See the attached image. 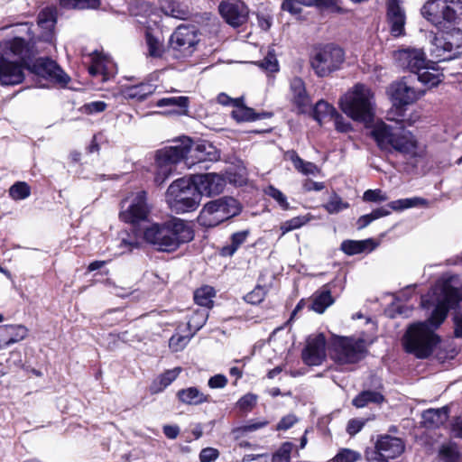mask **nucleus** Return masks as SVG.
I'll return each instance as SVG.
<instances>
[{"instance_id": "aec40b11", "label": "nucleus", "mask_w": 462, "mask_h": 462, "mask_svg": "<svg viewBox=\"0 0 462 462\" xmlns=\"http://www.w3.org/2000/svg\"><path fill=\"white\" fill-rule=\"evenodd\" d=\"M394 60L399 67L417 74L428 64L425 53L418 49H403L394 53Z\"/></svg>"}, {"instance_id": "79ce46f5", "label": "nucleus", "mask_w": 462, "mask_h": 462, "mask_svg": "<svg viewBox=\"0 0 462 462\" xmlns=\"http://www.w3.org/2000/svg\"><path fill=\"white\" fill-rule=\"evenodd\" d=\"M156 106L164 107V106H172L178 107L181 109L179 114L187 115L188 114V106H189V97H162L156 102Z\"/></svg>"}, {"instance_id": "c03bdc74", "label": "nucleus", "mask_w": 462, "mask_h": 462, "mask_svg": "<svg viewBox=\"0 0 462 462\" xmlns=\"http://www.w3.org/2000/svg\"><path fill=\"white\" fill-rule=\"evenodd\" d=\"M215 291L210 286H203L194 292L195 302L202 307L211 308L213 305V298Z\"/></svg>"}, {"instance_id": "20e7f679", "label": "nucleus", "mask_w": 462, "mask_h": 462, "mask_svg": "<svg viewBox=\"0 0 462 462\" xmlns=\"http://www.w3.org/2000/svg\"><path fill=\"white\" fill-rule=\"evenodd\" d=\"M193 237L191 226L179 218L162 224H152L143 231L144 240L163 252H173L181 244L191 241Z\"/></svg>"}, {"instance_id": "4c0bfd02", "label": "nucleus", "mask_w": 462, "mask_h": 462, "mask_svg": "<svg viewBox=\"0 0 462 462\" xmlns=\"http://www.w3.org/2000/svg\"><path fill=\"white\" fill-rule=\"evenodd\" d=\"M231 115L236 122H250L260 118L259 115L254 113L252 108L245 106L242 98L233 108Z\"/></svg>"}, {"instance_id": "4468645a", "label": "nucleus", "mask_w": 462, "mask_h": 462, "mask_svg": "<svg viewBox=\"0 0 462 462\" xmlns=\"http://www.w3.org/2000/svg\"><path fill=\"white\" fill-rule=\"evenodd\" d=\"M198 42L199 38L195 28L186 25L179 26L170 39L171 48L178 52L176 54L178 58L189 56Z\"/></svg>"}, {"instance_id": "e433bc0d", "label": "nucleus", "mask_w": 462, "mask_h": 462, "mask_svg": "<svg viewBox=\"0 0 462 462\" xmlns=\"http://www.w3.org/2000/svg\"><path fill=\"white\" fill-rule=\"evenodd\" d=\"M249 230H242L234 233L230 238V244L221 248V255L232 256L237 249L246 241Z\"/></svg>"}, {"instance_id": "2f4dec72", "label": "nucleus", "mask_w": 462, "mask_h": 462, "mask_svg": "<svg viewBox=\"0 0 462 462\" xmlns=\"http://www.w3.org/2000/svg\"><path fill=\"white\" fill-rule=\"evenodd\" d=\"M375 247L376 244L373 239H365L360 241L346 240L342 242L340 246L341 250L348 255L357 254L366 250L372 251Z\"/></svg>"}, {"instance_id": "0e129e2a", "label": "nucleus", "mask_w": 462, "mask_h": 462, "mask_svg": "<svg viewBox=\"0 0 462 462\" xmlns=\"http://www.w3.org/2000/svg\"><path fill=\"white\" fill-rule=\"evenodd\" d=\"M298 418L294 414H288L281 419L276 425V430H287L298 422Z\"/></svg>"}, {"instance_id": "58836bf2", "label": "nucleus", "mask_w": 462, "mask_h": 462, "mask_svg": "<svg viewBox=\"0 0 462 462\" xmlns=\"http://www.w3.org/2000/svg\"><path fill=\"white\" fill-rule=\"evenodd\" d=\"M162 9L165 14L173 18L184 20L189 16L187 6L174 0H165L162 5Z\"/></svg>"}, {"instance_id": "338daca9", "label": "nucleus", "mask_w": 462, "mask_h": 462, "mask_svg": "<svg viewBox=\"0 0 462 462\" xmlns=\"http://www.w3.org/2000/svg\"><path fill=\"white\" fill-rule=\"evenodd\" d=\"M332 120L335 123V127L337 131L341 133H346L351 129V125L347 122L342 115H340L337 111H336L335 116L332 117Z\"/></svg>"}, {"instance_id": "ea45409f", "label": "nucleus", "mask_w": 462, "mask_h": 462, "mask_svg": "<svg viewBox=\"0 0 462 462\" xmlns=\"http://www.w3.org/2000/svg\"><path fill=\"white\" fill-rule=\"evenodd\" d=\"M337 109L327 101L319 100L317 102L314 108V118L317 120L319 125L327 121L332 120V117L335 116Z\"/></svg>"}, {"instance_id": "f704fd0d", "label": "nucleus", "mask_w": 462, "mask_h": 462, "mask_svg": "<svg viewBox=\"0 0 462 462\" xmlns=\"http://www.w3.org/2000/svg\"><path fill=\"white\" fill-rule=\"evenodd\" d=\"M334 302L330 291L323 288L312 296L311 310L317 313H323Z\"/></svg>"}, {"instance_id": "6e6d98bb", "label": "nucleus", "mask_w": 462, "mask_h": 462, "mask_svg": "<svg viewBox=\"0 0 462 462\" xmlns=\"http://www.w3.org/2000/svg\"><path fill=\"white\" fill-rule=\"evenodd\" d=\"M293 448V444L291 442L283 443L281 448L273 455V462H290L291 453Z\"/></svg>"}, {"instance_id": "09e8293b", "label": "nucleus", "mask_w": 462, "mask_h": 462, "mask_svg": "<svg viewBox=\"0 0 462 462\" xmlns=\"http://www.w3.org/2000/svg\"><path fill=\"white\" fill-rule=\"evenodd\" d=\"M31 195V188L24 181H17L9 189V196L14 200L27 199Z\"/></svg>"}, {"instance_id": "9b49d317", "label": "nucleus", "mask_w": 462, "mask_h": 462, "mask_svg": "<svg viewBox=\"0 0 462 462\" xmlns=\"http://www.w3.org/2000/svg\"><path fill=\"white\" fill-rule=\"evenodd\" d=\"M190 146V139L184 137L180 144L174 146L164 147L156 152L155 163L157 172L155 181L163 182L172 172L175 165L181 160L188 158L189 148Z\"/></svg>"}, {"instance_id": "4d7b16f0", "label": "nucleus", "mask_w": 462, "mask_h": 462, "mask_svg": "<svg viewBox=\"0 0 462 462\" xmlns=\"http://www.w3.org/2000/svg\"><path fill=\"white\" fill-rule=\"evenodd\" d=\"M260 66L269 72L279 70V63L273 50L268 51L266 57L260 62Z\"/></svg>"}, {"instance_id": "b1692460", "label": "nucleus", "mask_w": 462, "mask_h": 462, "mask_svg": "<svg viewBox=\"0 0 462 462\" xmlns=\"http://www.w3.org/2000/svg\"><path fill=\"white\" fill-rule=\"evenodd\" d=\"M189 153H190V157L195 158L198 162L205 161L215 162L220 158L218 150L208 142H202L192 146V141L190 140L188 154Z\"/></svg>"}, {"instance_id": "5fc2aeb1", "label": "nucleus", "mask_w": 462, "mask_h": 462, "mask_svg": "<svg viewBox=\"0 0 462 462\" xmlns=\"http://www.w3.org/2000/svg\"><path fill=\"white\" fill-rule=\"evenodd\" d=\"M146 43L149 55L152 57H160L162 53V44L152 36L149 32H146Z\"/></svg>"}, {"instance_id": "13d9d810", "label": "nucleus", "mask_w": 462, "mask_h": 462, "mask_svg": "<svg viewBox=\"0 0 462 462\" xmlns=\"http://www.w3.org/2000/svg\"><path fill=\"white\" fill-rule=\"evenodd\" d=\"M265 295V287L258 285L245 296V300L250 304H258L263 300Z\"/></svg>"}, {"instance_id": "1a4fd4ad", "label": "nucleus", "mask_w": 462, "mask_h": 462, "mask_svg": "<svg viewBox=\"0 0 462 462\" xmlns=\"http://www.w3.org/2000/svg\"><path fill=\"white\" fill-rule=\"evenodd\" d=\"M241 212L239 202L232 197H222L206 203L199 215V222L206 227H213Z\"/></svg>"}, {"instance_id": "473e14b6", "label": "nucleus", "mask_w": 462, "mask_h": 462, "mask_svg": "<svg viewBox=\"0 0 462 462\" xmlns=\"http://www.w3.org/2000/svg\"><path fill=\"white\" fill-rule=\"evenodd\" d=\"M181 370V367H174L173 369L165 371L153 381L152 384V392L157 393L163 391L177 379Z\"/></svg>"}, {"instance_id": "7ed1b4c3", "label": "nucleus", "mask_w": 462, "mask_h": 462, "mask_svg": "<svg viewBox=\"0 0 462 462\" xmlns=\"http://www.w3.org/2000/svg\"><path fill=\"white\" fill-rule=\"evenodd\" d=\"M369 128V134L382 150L394 151L405 158L416 161L426 155V145L419 142L417 137L404 127H393L383 121H377Z\"/></svg>"}, {"instance_id": "423d86ee", "label": "nucleus", "mask_w": 462, "mask_h": 462, "mask_svg": "<svg viewBox=\"0 0 462 462\" xmlns=\"http://www.w3.org/2000/svg\"><path fill=\"white\" fill-rule=\"evenodd\" d=\"M420 14L437 29L457 26L462 21V0H427Z\"/></svg>"}, {"instance_id": "c9c22d12", "label": "nucleus", "mask_w": 462, "mask_h": 462, "mask_svg": "<svg viewBox=\"0 0 462 462\" xmlns=\"http://www.w3.org/2000/svg\"><path fill=\"white\" fill-rule=\"evenodd\" d=\"M438 456L441 462H460L461 457L458 446L452 441L443 443L439 447Z\"/></svg>"}, {"instance_id": "49530a36", "label": "nucleus", "mask_w": 462, "mask_h": 462, "mask_svg": "<svg viewBox=\"0 0 462 462\" xmlns=\"http://www.w3.org/2000/svg\"><path fill=\"white\" fill-rule=\"evenodd\" d=\"M99 4V0H60V5L66 9H95Z\"/></svg>"}, {"instance_id": "4be33fe9", "label": "nucleus", "mask_w": 462, "mask_h": 462, "mask_svg": "<svg viewBox=\"0 0 462 462\" xmlns=\"http://www.w3.org/2000/svg\"><path fill=\"white\" fill-rule=\"evenodd\" d=\"M22 63L0 59V82L2 85H17L23 80Z\"/></svg>"}, {"instance_id": "9d476101", "label": "nucleus", "mask_w": 462, "mask_h": 462, "mask_svg": "<svg viewBox=\"0 0 462 462\" xmlns=\"http://www.w3.org/2000/svg\"><path fill=\"white\" fill-rule=\"evenodd\" d=\"M345 61V51L334 44L317 47L310 58L311 69L318 77L329 76L338 70Z\"/></svg>"}, {"instance_id": "5701e85b", "label": "nucleus", "mask_w": 462, "mask_h": 462, "mask_svg": "<svg viewBox=\"0 0 462 462\" xmlns=\"http://www.w3.org/2000/svg\"><path fill=\"white\" fill-rule=\"evenodd\" d=\"M219 12L227 23L238 27L246 22L247 9L243 4L223 2L219 5Z\"/></svg>"}, {"instance_id": "bb28decb", "label": "nucleus", "mask_w": 462, "mask_h": 462, "mask_svg": "<svg viewBox=\"0 0 462 462\" xmlns=\"http://www.w3.org/2000/svg\"><path fill=\"white\" fill-rule=\"evenodd\" d=\"M177 398L180 402L188 405H200L209 402V396L194 386L178 391Z\"/></svg>"}, {"instance_id": "ddd939ff", "label": "nucleus", "mask_w": 462, "mask_h": 462, "mask_svg": "<svg viewBox=\"0 0 462 462\" xmlns=\"http://www.w3.org/2000/svg\"><path fill=\"white\" fill-rule=\"evenodd\" d=\"M334 358L340 364L356 363L364 357L365 342L363 339L338 337L333 343Z\"/></svg>"}, {"instance_id": "774afa93", "label": "nucleus", "mask_w": 462, "mask_h": 462, "mask_svg": "<svg viewBox=\"0 0 462 462\" xmlns=\"http://www.w3.org/2000/svg\"><path fill=\"white\" fill-rule=\"evenodd\" d=\"M449 433L454 438L462 439V416L456 417L451 420Z\"/></svg>"}, {"instance_id": "0eeeda50", "label": "nucleus", "mask_w": 462, "mask_h": 462, "mask_svg": "<svg viewBox=\"0 0 462 462\" xmlns=\"http://www.w3.org/2000/svg\"><path fill=\"white\" fill-rule=\"evenodd\" d=\"M200 200V194L190 176L174 180L166 191L168 206L178 214L196 210Z\"/></svg>"}, {"instance_id": "39448f33", "label": "nucleus", "mask_w": 462, "mask_h": 462, "mask_svg": "<svg viewBox=\"0 0 462 462\" xmlns=\"http://www.w3.org/2000/svg\"><path fill=\"white\" fill-rule=\"evenodd\" d=\"M338 105L342 112L354 121L368 123L374 116V94L361 83L349 88L340 97Z\"/></svg>"}, {"instance_id": "052dcab7", "label": "nucleus", "mask_w": 462, "mask_h": 462, "mask_svg": "<svg viewBox=\"0 0 462 462\" xmlns=\"http://www.w3.org/2000/svg\"><path fill=\"white\" fill-rule=\"evenodd\" d=\"M189 338L186 336L173 335L169 340V346L172 351L182 350L189 343Z\"/></svg>"}, {"instance_id": "2eb2a0df", "label": "nucleus", "mask_w": 462, "mask_h": 462, "mask_svg": "<svg viewBox=\"0 0 462 462\" xmlns=\"http://www.w3.org/2000/svg\"><path fill=\"white\" fill-rule=\"evenodd\" d=\"M28 69L32 74L53 83L66 85L69 80V77L50 59H37L32 65H28Z\"/></svg>"}, {"instance_id": "c85d7f7f", "label": "nucleus", "mask_w": 462, "mask_h": 462, "mask_svg": "<svg viewBox=\"0 0 462 462\" xmlns=\"http://www.w3.org/2000/svg\"><path fill=\"white\" fill-rule=\"evenodd\" d=\"M286 160L292 162L294 168L304 175H318L320 172L319 168L310 162L302 160L294 150L287 151L284 154Z\"/></svg>"}, {"instance_id": "cd10ccee", "label": "nucleus", "mask_w": 462, "mask_h": 462, "mask_svg": "<svg viewBox=\"0 0 462 462\" xmlns=\"http://www.w3.org/2000/svg\"><path fill=\"white\" fill-rule=\"evenodd\" d=\"M417 76L420 82L430 88L438 86L444 79L443 73L436 66L430 65V61L417 73Z\"/></svg>"}, {"instance_id": "3c124183", "label": "nucleus", "mask_w": 462, "mask_h": 462, "mask_svg": "<svg viewBox=\"0 0 462 462\" xmlns=\"http://www.w3.org/2000/svg\"><path fill=\"white\" fill-rule=\"evenodd\" d=\"M361 457L362 455L358 451L350 448H341L332 458V462H356Z\"/></svg>"}, {"instance_id": "603ef678", "label": "nucleus", "mask_w": 462, "mask_h": 462, "mask_svg": "<svg viewBox=\"0 0 462 462\" xmlns=\"http://www.w3.org/2000/svg\"><path fill=\"white\" fill-rule=\"evenodd\" d=\"M265 194L273 198L282 209L287 210L290 208L286 196L275 187L272 185L268 186L265 189Z\"/></svg>"}, {"instance_id": "bf43d9fd", "label": "nucleus", "mask_w": 462, "mask_h": 462, "mask_svg": "<svg viewBox=\"0 0 462 462\" xmlns=\"http://www.w3.org/2000/svg\"><path fill=\"white\" fill-rule=\"evenodd\" d=\"M208 313L204 310H197L188 321V325L194 330H199L206 323Z\"/></svg>"}, {"instance_id": "6e6552de", "label": "nucleus", "mask_w": 462, "mask_h": 462, "mask_svg": "<svg viewBox=\"0 0 462 462\" xmlns=\"http://www.w3.org/2000/svg\"><path fill=\"white\" fill-rule=\"evenodd\" d=\"M430 42V55L438 61L451 60L462 54V30L457 26L438 29Z\"/></svg>"}, {"instance_id": "37998d69", "label": "nucleus", "mask_w": 462, "mask_h": 462, "mask_svg": "<svg viewBox=\"0 0 462 462\" xmlns=\"http://www.w3.org/2000/svg\"><path fill=\"white\" fill-rule=\"evenodd\" d=\"M382 402H383V396L380 393L364 391L353 400V405L356 408H363L368 403H381Z\"/></svg>"}, {"instance_id": "7c9ffc66", "label": "nucleus", "mask_w": 462, "mask_h": 462, "mask_svg": "<svg viewBox=\"0 0 462 462\" xmlns=\"http://www.w3.org/2000/svg\"><path fill=\"white\" fill-rule=\"evenodd\" d=\"M1 334L6 343V347L23 340L28 335V329L23 325H5L0 327Z\"/></svg>"}, {"instance_id": "a18cd8bd", "label": "nucleus", "mask_w": 462, "mask_h": 462, "mask_svg": "<svg viewBox=\"0 0 462 462\" xmlns=\"http://www.w3.org/2000/svg\"><path fill=\"white\" fill-rule=\"evenodd\" d=\"M313 219V217L310 214L304 215V216H298L295 217H292L287 221H284L281 224L280 229L282 231V236H284L286 233L298 229L307 223H309L310 220Z\"/></svg>"}, {"instance_id": "dca6fc26", "label": "nucleus", "mask_w": 462, "mask_h": 462, "mask_svg": "<svg viewBox=\"0 0 462 462\" xmlns=\"http://www.w3.org/2000/svg\"><path fill=\"white\" fill-rule=\"evenodd\" d=\"M192 181L202 196L212 197L222 193L226 185L223 175L214 172L204 174H194L190 176Z\"/></svg>"}, {"instance_id": "de8ad7c7", "label": "nucleus", "mask_w": 462, "mask_h": 462, "mask_svg": "<svg viewBox=\"0 0 462 462\" xmlns=\"http://www.w3.org/2000/svg\"><path fill=\"white\" fill-rule=\"evenodd\" d=\"M324 208L329 214H337L344 209L349 208V203L343 201V199L335 192H333L328 202L323 205Z\"/></svg>"}, {"instance_id": "c756f323", "label": "nucleus", "mask_w": 462, "mask_h": 462, "mask_svg": "<svg viewBox=\"0 0 462 462\" xmlns=\"http://www.w3.org/2000/svg\"><path fill=\"white\" fill-rule=\"evenodd\" d=\"M88 71L92 76H102V81H106L115 73V64L99 56L93 58L92 65L88 68Z\"/></svg>"}, {"instance_id": "f03ea898", "label": "nucleus", "mask_w": 462, "mask_h": 462, "mask_svg": "<svg viewBox=\"0 0 462 462\" xmlns=\"http://www.w3.org/2000/svg\"><path fill=\"white\" fill-rule=\"evenodd\" d=\"M57 23V9L54 6L43 8L38 14V27L41 32L37 37L32 33V23H23L15 26V37L0 42V59L24 62L31 48L42 41L53 43L54 28Z\"/></svg>"}, {"instance_id": "a878e982", "label": "nucleus", "mask_w": 462, "mask_h": 462, "mask_svg": "<svg viewBox=\"0 0 462 462\" xmlns=\"http://www.w3.org/2000/svg\"><path fill=\"white\" fill-rule=\"evenodd\" d=\"M292 102L303 111L310 105V97L306 92L305 84L300 78H294L290 84Z\"/></svg>"}, {"instance_id": "864d4df0", "label": "nucleus", "mask_w": 462, "mask_h": 462, "mask_svg": "<svg viewBox=\"0 0 462 462\" xmlns=\"http://www.w3.org/2000/svg\"><path fill=\"white\" fill-rule=\"evenodd\" d=\"M341 3V0H316V7L333 13L343 14L345 10L342 8Z\"/></svg>"}, {"instance_id": "f257e3e1", "label": "nucleus", "mask_w": 462, "mask_h": 462, "mask_svg": "<svg viewBox=\"0 0 462 462\" xmlns=\"http://www.w3.org/2000/svg\"><path fill=\"white\" fill-rule=\"evenodd\" d=\"M457 277L439 280L431 291L421 298L423 308L434 306L431 316L425 321L411 324L402 338L405 351L418 358H427L439 343L434 330L448 316L449 309L462 300V282Z\"/></svg>"}, {"instance_id": "f3484780", "label": "nucleus", "mask_w": 462, "mask_h": 462, "mask_svg": "<svg viewBox=\"0 0 462 462\" xmlns=\"http://www.w3.org/2000/svg\"><path fill=\"white\" fill-rule=\"evenodd\" d=\"M302 360L308 365H320L326 360V339L323 334L311 335L302 350Z\"/></svg>"}, {"instance_id": "f8f14e48", "label": "nucleus", "mask_w": 462, "mask_h": 462, "mask_svg": "<svg viewBox=\"0 0 462 462\" xmlns=\"http://www.w3.org/2000/svg\"><path fill=\"white\" fill-rule=\"evenodd\" d=\"M149 211L146 192L139 190L131 193L122 201L119 216L124 222L136 225L147 218Z\"/></svg>"}, {"instance_id": "412c9836", "label": "nucleus", "mask_w": 462, "mask_h": 462, "mask_svg": "<svg viewBox=\"0 0 462 462\" xmlns=\"http://www.w3.org/2000/svg\"><path fill=\"white\" fill-rule=\"evenodd\" d=\"M387 21L393 36L399 37L404 34L406 15L401 0H388Z\"/></svg>"}, {"instance_id": "8fccbe9b", "label": "nucleus", "mask_w": 462, "mask_h": 462, "mask_svg": "<svg viewBox=\"0 0 462 462\" xmlns=\"http://www.w3.org/2000/svg\"><path fill=\"white\" fill-rule=\"evenodd\" d=\"M268 425L267 420H259V421H248L244 425L236 427L233 430V433L236 435V437H242L249 432L255 431L259 429H262Z\"/></svg>"}, {"instance_id": "393cba45", "label": "nucleus", "mask_w": 462, "mask_h": 462, "mask_svg": "<svg viewBox=\"0 0 462 462\" xmlns=\"http://www.w3.org/2000/svg\"><path fill=\"white\" fill-rule=\"evenodd\" d=\"M448 411H449L447 406L439 409H429L422 413L421 423L428 429L439 428L447 421L448 418Z\"/></svg>"}, {"instance_id": "a19ab883", "label": "nucleus", "mask_w": 462, "mask_h": 462, "mask_svg": "<svg viewBox=\"0 0 462 462\" xmlns=\"http://www.w3.org/2000/svg\"><path fill=\"white\" fill-rule=\"evenodd\" d=\"M428 201L420 197L401 199L393 200L388 204V207L394 211H401L415 207H427Z\"/></svg>"}, {"instance_id": "e2e57ef3", "label": "nucleus", "mask_w": 462, "mask_h": 462, "mask_svg": "<svg viewBox=\"0 0 462 462\" xmlns=\"http://www.w3.org/2000/svg\"><path fill=\"white\" fill-rule=\"evenodd\" d=\"M363 199L367 202H382L387 200L388 197L381 189H367Z\"/></svg>"}, {"instance_id": "680f3d73", "label": "nucleus", "mask_w": 462, "mask_h": 462, "mask_svg": "<svg viewBox=\"0 0 462 462\" xmlns=\"http://www.w3.org/2000/svg\"><path fill=\"white\" fill-rule=\"evenodd\" d=\"M257 402V396L253 393H247L241 397L237 402V406L240 410L248 411H251Z\"/></svg>"}, {"instance_id": "69168bd1", "label": "nucleus", "mask_w": 462, "mask_h": 462, "mask_svg": "<svg viewBox=\"0 0 462 462\" xmlns=\"http://www.w3.org/2000/svg\"><path fill=\"white\" fill-rule=\"evenodd\" d=\"M219 456V451L214 448H205L199 453L200 462H214Z\"/></svg>"}, {"instance_id": "a211bd4d", "label": "nucleus", "mask_w": 462, "mask_h": 462, "mask_svg": "<svg viewBox=\"0 0 462 462\" xmlns=\"http://www.w3.org/2000/svg\"><path fill=\"white\" fill-rule=\"evenodd\" d=\"M425 92L411 86L404 79L393 82L389 88V95L394 104L408 106L415 103Z\"/></svg>"}, {"instance_id": "72a5a7b5", "label": "nucleus", "mask_w": 462, "mask_h": 462, "mask_svg": "<svg viewBox=\"0 0 462 462\" xmlns=\"http://www.w3.org/2000/svg\"><path fill=\"white\" fill-rule=\"evenodd\" d=\"M154 86L149 83H141L139 85L126 87L123 94L127 98L136 99V100H143L149 95L153 93Z\"/></svg>"}, {"instance_id": "6ab92c4d", "label": "nucleus", "mask_w": 462, "mask_h": 462, "mask_svg": "<svg viewBox=\"0 0 462 462\" xmlns=\"http://www.w3.org/2000/svg\"><path fill=\"white\" fill-rule=\"evenodd\" d=\"M375 448L377 451L375 459L388 462L389 458H395L404 451L405 445L402 439L391 435L378 437Z\"/></svg>"}]
</instances>
